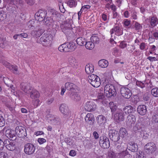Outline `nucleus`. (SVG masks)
I'll list each match as a JSON object with an SVG mask.
<instances>
[{
    "label": "nucleus",
    "instance_id": "nucleus-1",
    "mask_svg": "<svg viewBox=\"0 0 158 158\" xmlns=\"http://www.w3.org/2000/svg\"><path fill=\"white\" fill-rule=\"evenodd\" d=\"M104 91L106 97L108 98H110L112 96H115L117 94L115 86L109 84L105 86Z\"/></svg>",
    "mask_w": 158,
    "mask_h": 158
},
{
    "label": "nucleus",
    "instance_id": "nucleus-2",
    "mask_svg": "<svg viewBox=\"0 0 158 158\" xmlns=\"http://www.w3.org/2000/svg\"><path fill=\"white\" fill-rule=\"evenodd\" d=\"M88 78L89 82L94 87H98L100 86V79L97 75L92 74L88 76Z\"/></svg>",
    "mask_w": 158,
    "mask_h": 158
},
{
    "label": "nucleus",
    "instance_id": "nucleus-3",
    "mask_svg": "<svg viewBox=\"0 0 158 158\" xmlns=\"http://www.w3.org/2000/svg\"><path fill=\"white\" fill-rule=\"evenodd\" d=\"M47 11L43 10H39L35 14V19L40 22L44 20L47 17Z\"/></svg>",
    "mask_w": 158,
    "mask_h": 158
},
{
    "label": "nucleus",
    "instance_id": "nucleus-4",
    "mask_svg": "<svg viewBox=\"0 0 158 158\" xmlns=\"http://www.w3.org/2000/svg\"><path fill=\"white\" fill-rule=\"evenodd\" d=\"M62 31L66 36L70 37L73 34L71 25L69 23H65L61 26Z\"/></svg>",
    "mask_w": 158,
    "mask_h": 158
},
{
    "label": "nucleus",
    "instance_id": "nucleus-5",
    "mask_svg": "<svg viewBox=\"0 0 158 158\" xmlns=\"http://www.w3.org/2000/svg\"><path fill=\"white\" fill-rule=\"evenodd\" d=\"M99 142L100 146L104 148H107L110 146V143L109 139L105 136L100 137Z\"/></svg>",
    "mask_w": 158,
    "mask_h": 158
},
{
    "label": "nucleus",
    "instance_id": "nucleus-6",
    "mask_svg": "<svg viewBox=\"0 0 158 158\" xmlns=\"http://www.w3.org/2000/svg\"><path fill=\"white\" fill-rule=\"evenodd\" d=\"M109 137L111 140L115 142L119 141V134L118 132L114 129L110 130L109 131Z\"/></svg>",
    "mask_w": 158,
    "mask_h": 158
},
{
    "label": "nucleus",
    "instance_id": "nucleus-7",
    "mask_svg": "<svg viewBox=\"0 0 158 158\" xmlns=\"http://www.w3.org/2000/svg\"><path fill=\"white\" fill-rule=\"evenodd\" d=\"M15 132L19 138H24L27 135L26 129L23 126H17L15 128Z\"/></svg>",
    "mask_w": 158,
    "mask_h": 158
},
{
    "label": "nucleus",
    "instance_id": "nucleus-8",
    "mask_svg": "<svg viewBox=\"0 0 158 158\" xmlns=\"http://www.w3.org/2000/svg\"><path fill=\"white\" fill-rule=\"evenodd\" d=\"M145 152L148 154H152L156 151V147L154 143L151 142L147 143L145 146Z\"/></svg>",
    "mask_w": 158,
    "mask_h": 158
},
{
    "label": "nucleus",
    "instance_id": "nucleus-9",
    "mask_svg": "<svg viewBox=\"0 0 158 158\" xmlns=\"http://www.w3.org/2000/svg\"><path fill=\"white\" fill-rule=\"evenodd\" d=\"M35 149L34 145L31 143H27L24 145V151L28 155H31L34 153Z\"/></svg>",
    "mask_w": 158,
    "mask_h": 158
},
{
    "label": "nucleus",
    "instance_id": "nucleus-10",
    "mask_svg": "<svg viewBox=\"0 0 158 158\" xmlns=\"http://www.w3.org/2000/svg\"><path fill=\"white\" fill-rule=\"evenodd\" d=\"M136 121L135 116L132 114H129L127 117L126 125L129 128H131Z\"/></svg>",
    "mask_w": 158,
    "mask_h": 158
},
{
    "label": "nucleus",
    "instance_id": "nucleus-11",
    "mask_svg": "<svg viewBox=\"0 0 158 158\" xmlns=\"http://www.w3.org/2000/svg\"><path fill=\"white\" fill-rule=\"evenodd\" d=\"M13 141H10L9 139H6L4 140L5 146L7 149L9 151H13L16 148L15 144Z\"/></svg>",
    "mask_w": 158,
    "mask_h": 158
},
{
    "label": "nucleus",
    "instance_id": "nucleus-12",
    "mask_svg": "<svg viewBox=\"0 0 158 158\" xmlns=\"http://www.w3.org/2000/svg\"><path fill=\"white\" fill-rule=\"evenodd\" d=\"M120 93L122 96L126 98H129L131 96L130 90L126 87H121L120 89Z\"/></svg>",
    "mask_w": 158,
    "mask_h": 158
},
{
    "label": "nucleus",
    "instance_id": "nucleus-13",
    "mask_svg": "<svg viewBox=\"0 0 158 158\" xmlns=\"http://www.w3.org/2000/svg\"><path fill=\"white\" fill-rule=\"evenodd\" d=\"M20 86L22 90L28 94H29L34 88L32 87L30 84L24 82L22 83Z\"/></svg>",
    "mask_w": 158,
    "mask_h": 158
},
{
    "label": "nucleus",
    "instance_id": "nucleus-14",
    "mask_svg": "<svg viewBox=\"0 0 158 158\" xmlns=\"http://www.w3.org/2000/svg\"><path fill=\"white\" fill-rule=\"evenodd\" d=\"M96 105L93 101L87 102L85 104L84 108L86 111H92L95 110Z\"/></svg>",
    "mask_w": 158,
    "mask_h": 158
},
{
    "label": "nucleus",
    "instance_id": "nucleus-15",
    "mask_svg": "<svg viewBox=\"0 0 158 158\" xmlns=\"http://www.w3.org/2000/svg\"><path fill=\"white\" fill-rule=\"evenodd\" d=\"M51 36L48 35L47 34H44L40 39V43L42 44L44 46H47L49 44L51 41Z\"/></svg>",
    "mask_w": 158,
    "mask_h": 158
},
{
    "label": "nucleus",
    "instance_id": "nucleus-16",
    "mask_svg": "<svg viewBox=\"0 0 158 158\" xmlns=\"http://www.w3.org/2000/svg\"><path fill=\"white\" fill-rule=\"evenodd\" d=\"M123 111H124L126 115L129 114L135 113L136 112V107L135 106H132L130 105L127 106L123 108Z\"/></svg>",
    "mask_w": 158,
    "mask_h": 158
},
{
    "label": "nucleus",
    "instance_id": "nucleus-17",
    "mask_svg": "<svg viewBox=\"0 0 158 158\" xmlns=\"http://www.w3.org/2000/svg\"><path fill=\"white\" fill-rule=\"evenodd\" d=\"M47 116L49 123L54 125L58 124L59 122L58 118L50 114H48Z\"/></svg>",
    "mask_w": 158,
    "mask_h": 158
},
{
    "label": "nucleus",
    "instance_id": "nucleus-18",
    "mask_svg": "<svg viewBox=\"0 0 158 158\" xmlns=\"http://www.w3.org/2000/svg\"><path fill=\"white\" fill-rule=\"evenodd\" d=\"M109 106L111 109L112 114L114 116L115 114L121 111V109L118 107V106L114 103L113 102H110L109 103Z\"/></svg>",
    "mask_w": 158,
    "mask_h": 158
},
{
    "label": "nucleus",
    "instance_id": "nucleus-19",
    "mask_svg": "<svg viewBox=\"0 0 158 158\" xmlns=\"http://www.w3.org/2000/svg\"><path fill=\"white\" fill-rule=\"evenodd\" d=\"M97 124L99 126L102 127L106 121V118L102 115H98L96 118Z\"/></svg>",
    "mask_w": 158,
    "mask_h": 158
},
{
    "label": "nucleus",
    "instance_id": "nucleus-20",
    "mask_svg": "<svg viewBox=\"0 0 158 158\" xmlns=\"http://www.w3.org/2000/svg\"><path fill=\"white\" fill-rule=\"evenodd\" d=\"M65 87L67 90L72 92L76 91L78 88L77 85L71 82L66 83L65 84Z\"/></svg>",
    "mask_w": 158,
    "mask_h": 158
},
{
    "label": "nucleus",
    "instance_id": "nucleus-21",
    "mask_svg": "<svg viewBox=\"0 0 158 158\" xmlns=\"http://www.w3.org/2000/svg\"><path fill=\"white\" fill-rule=\"evenodd\" d=\"M59 109L62 113L66 116L69 115L70 114L68 106L65 104H61L60 107Z\"/></svg>",
    "mask_w": 158,
    "mask_h": 158
},
{
    "label": "nucleus",
    "instance_id": "nucleus-22",
    "mask_svg": "<svg viewBox=\"0 0 158 158\" xmlns=\"http://www.w3.org/2000/svg\"><path fill=\"white\" fill-rule=\"evenodd\" d=\"M85 122L89 125H93L94 122V118L93 114L88 113L85 118Z\"/></svg>",
    "mask_w": 158,
    "mask_h": 158
},
{
    "label": "nucleus",
    "instance_id": "nucleus-23",
    "mask_svg": "<svg viewBox=\"0 0 158 158\" xmlns=\"http://www.w3.org/2000/svg\"><path fill=\"white\" fill-rule=\"evenodd\" d=\"M114 32L116 33V34L117 35H120L123 34V29L121 27L116 26L110 30L111 34H113Z\"/></svg>",
    "mask_w": 158,
    "mask_h": 158
},
{
    "label": "nucleus",
    "instance_id": "nucleus-24",
    "mask_svg": "<svg viewBox=\"0 0 158 158\" xmlns=\"http://www.w3.org/2000/svg\"><path fill=\"white\" fill-rule=\"evenodd\" d=\"M127 148L133 152H136L138 150V146L136 143L130 142L127 145Z\"/></svg>",
    "mask_w": 158,
    "mask_h": 158
},
{
    "label": "nucleus",
    "instance_id": "nucleus-25",
    "mask_svg": "<svg viewBox=\"0 0 158 158\" xmlns=\"http://www.w3.org/2000/svg\"><path fill=\"white\" fill-rule=\"evenodd\" d=\"M138 113L141 115H143L146 113L147 110L146 106L145 105H139L137 108Z\"/></svg>",
    "mask_w": 158,
    "mask_h": 158
},
{
    "label": "nucleus",
    "instance_id": "nucleus-26",
    "mask_svg": "<svg viewBox=\"0 0 158 158\" xmlns=\"http://www.w3.org/2000/svg\"><path fill=\"white\" fill-rule=\"evenodd\" d=\"M125 115V113L124 112V111H123V110H121V111H119V112L115 114L114 116L116 120L121 121L124 120Z\"/></svg>",
    "mask_w": 158,
    "mask_h": 158
},
{
    "label": "nucleus",
    "instance_id": "nucleus-27",
    "mask_svg": "<svg viewBox=\"0 0 158 158\" xmlns=\"http://www.w3.org/2000/svg\"><path fill=\"white\" fill-rule=\"evenodd\" d=\"M66 44L68 52L74 51L77 48V45L74 42H71Z\"/></svg>",
    "mask_w": 158,
    "mask_h": 158
},
{
    "label": "nucleus",
    "instance_id": "nucleus-28",
    "mask_svg": "<svg viewBox=\"0 0 158 158\" xmlns=\"http://www.w3.org/2000/svg\"><path fill=\"white\" fill-rule=\"evenodd\" d=\"M69 97L72 100L76 102L79 101L81 98L80 95L75 92H71Z\"/></svg>",
    "mask_w": 158,
    "mask_h": 158
},
{
    "label": "nucleus",
    "instance_id": "nucleus-29",
    "mask_svg": "<svg viewBox=\"0 0 158 158\" xmlns=\"http://www.w3.org/2000/svg\"><path fill=\"white\" fill-rule=\"evenodd\" d=\"M30 97L32 99H35L39 97L40 94L39 92L33 88L29 94Z\"/></svg>",
    "mask_w": 158,
    "mask_h": 158
},
{
    "label": "nucleus",
    "instance_id": "nucleus-30",
    "mask_svg": "<svg viewBox=\"0 0 158 158\" xmlns=\"http://www.w3.org/2000/svg\"><path fill=\"white\" fill-rule=\"evenodd\" d=\"M144 128L142 124L139 122H137L133 127V130L135 133H137L139 132V131Z\"/></svg>",
    "mask_w": 158,
    "mask_h": 158
},
{
    "label": "nucleus",
    "instance_id": "nucleus-31",
    "mask_svg": "<svg viewBox=\"0 0 158 158\" xmlns=\"http://www.w3.org/2000/svg\"><path fill=\"white\" fill-rule=\"evenodd\" d=\"M44 32V30L41 28H39L37 30L33 31L31 32V34L33 36L40 37Z\"/></svg>",
    "mask_w": 158,
    "mask_h": 158
},
{
    "label": "nucleus",
    "instance_id": "nucleus-32",
    "mask_svg": "<svg viewBox=\"0 0 158 158\" xmlns=\"http://www.w3.org/2000/svg\"><path fill=\"white\" fill-rule=\"evenodd\" d=\"M94 70V68L93 65L91 64H87L85 67V71L86 73L88 74L92 73Z\"/></svg>",
    "mask_w": 158,
    "mask_h": 158
},
{
    "label": "nucleus",
    "instance_id": "nucleus-33",
    "mask_svg": "<svg viewBox=\"0 0 158 158\" xmlns=\"http://www.w3.org/2000/svg\"><path fill=\"white\" fill-rule=\"evenodd\" d=\"M47 13H48V16L52 18H56L58 14V12L53 9L49 10Z\"/></svg>",
    "mask_w": 158,
    "mask_h": 158
},
{
    "label": "nucleus",
    "instance_id": "nucleus-34",
    "mask_svg": "<svg viewBox=\"0 0 158 158\" xmlns=\"http://www.w3.org/2000/svg\"><path fill=\"white\" fill-rule=\"evenodd\" d=\"M98 64L99 66L101 68H105L108 66V62L106 60L102 59L99 61Z\"/></svg>",
    "mask_w": 158,
    "mask_h": 158
},
{
    "label": "nucleus",
    "instance_id": "nucleus-35",
    "mask_svg": "<svg viewBox=\"0 0 158 158\" xmlns=\"http://www.w3.org/2000/svg\"><path fill=\"white\" fill-rule=\"evenodd\" d=\"M86 41V40L82 37L78 38L76 40L77 44L81 46H85Z\"/></svg>",
    "mask_w": 158,
    "mask_h": 158
},
{
    "label": "nucleus",
    "instance_id": "nucleus-36",
    "mask_svg": "<svg viewBox=\"0 0 158 158\" xmlns=\"http://www.w3.org/2000/svg\"><path fill=\"white\" fill-rule=\"evenodd\" d=\"M119 155L122 156L123 158H130L131 157V156L129 154V152L127 149L123 150L121 152L118 153Z\"/></svg>",
    "mask_w": 158,
    "mask_h": 158
},
{
    "label": "nucleus",
    "instance_id": "nucleus-37",
    "mask_svg": "<svg viewBox=\"0 0 158 158\" xmlns=\"http://www.w3.org/2000/svg\"><path fill=\"white\" fill-rule=\"evenodd\" d=\"M43 21L46 25H49L54 21V20L53 18L47 16Z\"/></svg>",
    "mask_w": 158,
    "mask_h": 158
},
{
    "label": "nucleus",
    "instance_id": "nucleus-38",
    "mask_svg": "<svg viewBox=\"0 0 158 158\" xmlns=\"http://www.w3.org/2000/svg\"><path fill=\"white\" fill-rule=\"evenodd\" d=\"M85 46L86 48L89 50H92L93 49L94 47V44L91 41L88 42L86 41Z\"/></svg>",
    "mask_w": 158,
    "mask_h": 158
},
{
    "label": "nucleus",
    "instance_id": "nucleus-39",
    "mask_svg": "<svg viewBox=\"0 0 158 158\" xmlns=\"http://www.w3.org/2000/svg\"><path fill=\"white\" fill-rule=\"evenodd\" d=\"M67 47V44L65 43L60 45L58 48V50L60 52H67L68 49Z\"/></svg>",
    "mask_w": 158,
    "mask_h": 158
},
{
    "label": "nucleus",
    "instance_id": "nucleus-40",
    "mask_svg": "<svg viewBox=\"0 0 158 158\" xmlns=\"http://www.w3.org/2000/svg\"><path fill=\"white\" fill-rule=\"evenodd\" d=\"M67 4L70 7H73L76 6L77 2L75 0H69L68 1Z\"/></svg>",
    "mask_w": 158,
    "mask_h": 158
},
{
    "label": "nucleus",
    "instance_id": "nucleus-41",
    "mask_svg": "<svg viewBox=\"0 0 158 158\" xmlns=\"http://www.w3.org/2000/svg\"><path fill=\"white\" fill-rule=\"evenodd\" d=\"M151 25L152 27H155L158 23V19L155 17H152L150 21Z\"/></svg>",
    "mask_w": 158,
    "mask_h": 158
},
{
    "label": "nucleus",
    "instance_id": "nucleus-42",
    "mask_svg": "<svg viewBox=\"0 0 158 158\" xmlns=\"http://www.w3.org/2000/svg\"><path fill=\"white\" fill-rule=\"evenodd\" d=\"M84 144L88 148H90L93 147L92 141L90 140H85L84 141Z\"/></svg>",
    "mask_w": 158,
    "mask_h": 158
},
{
    "label": "nucleus",
    "instance_id": "nucleus-43",
    "mask_svg": "<svg viewBox=\"0 0 158 158\" xmlns=\"http://www.w3.org/2000/svg\"><path fill=\"white\" fill-rule=\"evenodd\" d=\"M90 40L94 44H98L99 43V39L97 36L93 35L91 37Z\"/></svg>",
    "mask_w": 158,
    "mask_h": 158
},
{
    "label": "nucleus",
    "instance_id": "nucleus-44",
    "mask_svg": "<svg viewBox=\"0 0 158 158\" xmlns=\"http://www.w3.org/2000/svg\"><path fill=\"white\" fill-rule=\"evenodd\" d=\"M28 25L30 28L33 29V28H35L37 27L36 23L33 20L30 21L28 23Z\"/></svg>",
    "mask_w": 158,
    "mask_h": 158
},
{
    "label": "nucleus",
    "instance_id": "nucleus-45",
    "mask_svg": "<svg viewBox=\"0 0 158 158\" xmlns=\"http://www.w3.org/2000/svg\"><path fill=\"white\" fill-rule=\"evenodd\" d=\"M151 94L154 97H158V88L156 87L152 89Z\"/></svg>",
    "mask_w": 158,
    "mask_h": 158
},
{
    "label": "nucleus",
    "instance_id": "nucleus-46",
    "mask_svg": "<svg viewBox=\"0 0 158 158\" xmlns=\"http://www.w3.org/2000/svg\"><path fill=\"white\" fill-rule=\"evenodd\" d=\"M119 134L121 136L124 137L127 134V132L126 129L125 128H121L119 130Z\"/></svg>",
    "mask_w": 158,
    "mask_h": 158
},
{
    "label": "nucleus",
    "instance_id": "nucleus-47",
    "mask_svg": "<svg viewBox=\"0 0 158 158\" xmlns=\"http://www.w3.org/2000/svg\"><path fill=\"white\" fill-rule=\"evenodd\" d=\"M9 69L14 73H17L18 71L17 66L14 65H10L9 68Z\"/></svg>",
    "mask_w": 158,
    "mask_h": 158
},
{
    "label": "nucleus",
    "instance_id": "nucleus-48",
    "mask_svg": "<svg viewBox=\"0 0 158 158\" xmlns=\"http://www.w3.org/2000/svg\"><path fill=\"white\" fill-rule=\"evenodd\" d=\"M6 44V41L5 39L3 38H0V47L4 48Z\"/></svg>",
    "mask_w": 158,
    "mask_h": 158
},
{
    "label": "nucleus",
    "instance_id": "nucleus-49",
    "mask_svg": "<svg viewBox=\"0 0 158 158\" xmlns=\"http://www.w3.org/2000/svg\"><path fill=\"white\" fill-rule=\"evenodd\" d=\"M97 98L96 99L97 101H100L101 100H102L104 99V96L103 93H98L97 96Z\"/></svg>",
    "mask_w": 158,
    "mask_h": 158
},
{
    "label": "nucleus",
    "instance_id": "nucleus-50",
    "mask_svg": "<svg viewBox=\"0 0 158 158\" xmlns=\"http://www.w3.org/2000/svg\"><path fill=\"white\" fill-rule=\"evenodd\" d=\"M108 158H115V156L114 152L111 150L108 151Z\"/></svg>",
    "mask_w": 158,
    "mask_h": 158
},
{
    "label": "nucleus",
    "instance_id": "nucleus-51",
    "mask_svg": "<svg viewBox=\"0 0 158 158\" xmlns=\"http://www.w3.org/2000/svg\"><path fill=\"white\" fill-rule=\"evenodd\" d=\"M5 124V120L3 117L0 114V127L4 126Z\"/></svg>",
    "mask_w": 158,
    "mask_h": 158
},
{
    "label": "nucleus",
    "instance_id": "nucleus-52",
    "mask_svg": "<svg viewBox=\"0 0 158 158\" xmlns=\"http://www.w3.org/2000/svg\"><path fill=\"white\" fill-rule=\"evenodd\" d=\"M136 85L138 86L143 89L145 87V85L143 82L139 81H137L136 82Z\"/></svg>",
    "mask_w": 158,
    "mask_h": 158
},
{
    "label": "nucleus",
    "instance_id": "nucleus-53",
    "mask_svg": "<svg viewBox=\"0 0 158 158\" xmlns=\"http://www.w3.org/2000/svg\"><path fill=\"white\" fill-rule=\"evenodd\" d=\"M14 132H11L9 135L8 137H7L9 139H11L10 140L13 141L15 140L16 139V136L14 134Z\"/></svg>",
    "mask_w": 158,
    "mask_h": 158
},
{
    "label": "nucleus",
    "instance_id": "nucleus-54",
    "mask_svg": "<svg viewBox=\"0 0 158 158\" xmlns=\"http://www.w3.org/2000/svg\"><path fill=\"white\" fill-rule=\"evenodd\" d=\"M136 158H143L144 153L142 151H139V153L137 152L136 155Z\"/></svg>",
    "mask_w": 158,
    "mask_h": 158
},
{
    "label": "nucleus",
    "instance_id": "nucleus-55",
    "mask_svg": "<svg viewBox=\"0 0 158 158\" xmlns=\"http://www.w3.org/2000/svg\"><path fill=\"white\" fill-rule=\"evenodd\" d=\"M0 62L3 65L6 67L7 68H9L10 65L9 63L3 60H1L0 61Z\"/></svg>",
    "mask_w": 158,
    "mask_h": 158
},
{
    "label": "nucleus",
    "instance_id": "nucleus-56",
    "mask_svg": "<svg viewBox=\"0 0 158 158\" xmlns=\"http://www.w3.org/2000/svg\"><path fill=\"white\" fill-rule=\"evenodd\" d=\"M130 22L131 21L130 20H128V19H125L124 20V21L123 22V23L124 26L126 27L129 26L130 27H129V28H130L131 27V25H130Z\"/></svg>",
    "mask_w": 158,
    "mask_h": 158
},
{
    "label": "nucleus",
    "instance_id": "nucleus-57",
    "mask_svg": "<svg viewBox=\"0 0 158 158\" xmlns=\"http://www.w3.org/2000/svg\"><path fill=\"white\" fill-rule=\"evenodd\" d=\"M135 30H138L141 29L142 27L139 23L136 22L135 24Z\"/></svg>",
    "mask_w": 158,
    "mask_h": 158
},
{
    "label": "nucleus",
    "instance_id": "nucleus-58",
    "mask_svg": "<svg viewBox=\"0 0 158 158\" xmlns=\"http://www.w3.org/2000/svg\"><path fill=\"white\" fill-rule=\"evenodd\" d=\"M122 143H121L117 146L116 148V150L118 152H121L124 150L123 147L122 146Z\"/></svg>",
    "mask_w": 158,
    "mask_h": 158
},
{
    "label": "nucleus",
    "instance_id": "nucleus-59",
    "mask_svg": "<svg viewBox=\"0 0 158 158\" xmlns=\"http://www.w3.org/2000/svg\"><path fill=\"white\" fill-rule=\"evenodd\" d=\"M39 102L40 100L39 99H36V100H35L33 102V104L34 106H32V107L33 108H35L37 107L38 106Z\"/></svg>",
    "mask_w": 158,
    "mask_h": 158
},
{
    "label": "nucleus",
    "instance_id": "nucleus-60",
    "mask_svg": "<svg viewBox=\"0 0 158 158\" xmlns=\"http://www.w3.org/2000/svg\"><path fill=\"white\" fill-rule=\"evenodd\" d=\"M90 7V6L89 5H85L82 7L81 9V10H82V11L84 10V11L85 12L87 10L89 9Z\"/></svg>",
    "mask_w": 158,
    "mask_h": 158
},
{
    "label": "nucleus",
    "instance_id": "nucleus-61",
    "mask_svg": "<svg viewBox=\"0 0 158 158\" xmlns=\"http://www.w3.org/2000/svg\"><path fill=\"white\" fill-rule=\"evenodd\" d=\"M127 46V44L124 41H122L120 42L119 47L122 49L124 48Z\"/></svg>",
    "mask_w": 158,
    "mask_h": 158
},
{
    "label": "nucleus",
    "instance_id": "nucleus-62",
    "mask_svg": "<svg viewBox=\"0 0 158 158\" xmlns=\"http://www.w3.org/2000/svg\"><path fill=\"white\" fill-rule=\"evenodd\" d=\"M25 1L27 4L31 6L35 3L34 0H25Z\"/></svg>",
    "mask_w": 158,
    "mask_h": 158
},
{
    "label": "nucleus",
    "instance_id": "nucleus-63",
    "mask_svg": "<svg viewBox=\"0 0 158 158\" xmlns=\"http://www.w3.org/2000/svg\"><path fill=\"white\" fill-rule=\"evenodd\" d=\"M38 141L40 144H42L46 142V140L44 138H39L38 139Z\"/></svg>",
    "mask_w": 158,
    "mask_h": 158
},
{
    "label": "nucleus",
    "instance_id": "nucleus-64",
    "mask_svg": "<svg viewBox=\"0 0 158 158\" xmlns=\"http://www.w3.org/2000/svg\"><path fill=\"white\" fill-rule=\"evenodd\" d=\"M7 155L6 153L4 152H0V158H6V155Z\"/></svg>",
    "mask_w": 158,
    "mask_h": 158
}]
</instances>
